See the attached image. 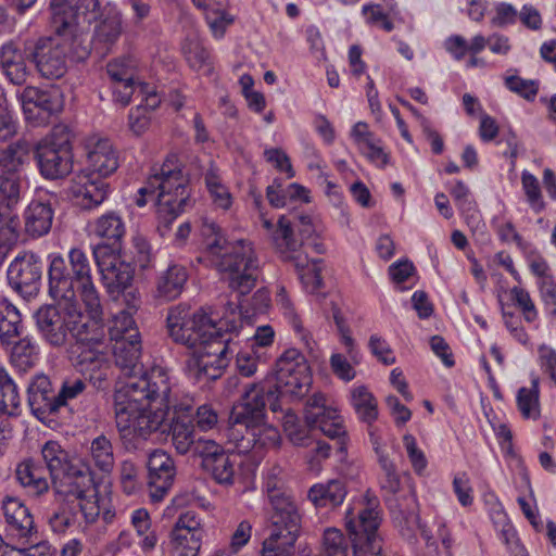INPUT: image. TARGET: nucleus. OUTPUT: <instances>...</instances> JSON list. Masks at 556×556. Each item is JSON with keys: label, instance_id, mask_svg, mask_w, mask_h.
<instances>
[{"label": "nucleus", "instance_id": "nucleus-1", "mask_svg": "<svg viewBox=\"0 0 556 556\" xmlns=\"http://www.w3.org/2000/svg\"><path fill=\"white\" fill-rule=\"evenodd\" d=\"M269 303V292L260 288L251 298V308L241 304L237 313V306L230 305L229 315L218 321L202 308L191 313L184 304L170 307L166 317L168 336L174 342L193 350L186 363L189 377L198 382L218 379L235 353L232 334H238L243 320L251 324L252 316L265 313Z\"/></svg>", "mask_w": 556, "mask_h": 556}, {"label": "nucleus", "instance_id": "nucleus-2", "mask_svg": "<svg viewBox=\"0 0 556 556\" xmlns=\"http://www.w3.org/2000/svg\"><path fill=\"white\" fill-rule=\"evenodd\" d=\"M55 304L42 305L34 313L36 329L46 344L53 349L64 348L75 340L77 365L91 370L90 382L103 389L110 361L105 351V331L97 319L87 320L77 301L56 300Z\"/></svg>", "mask_w": 556, "mask_h": 556}, {"label": "nucleus", "instance_id": "nucleus-3", "mask_svg": "<svg viewBox=\"0 0 556 556\" xmlns=\"http://www.w3.org/2000/svg\"><path fill=\"white\" fill-rule=\"evenodd\" d=\"M68 266H72V280L67 278L66 260L61 255H50L48 268L49 294L54 300L77 301L79 295L91 319H99L103 308L100 293L94 285L92 268L88 255L78 248L67 254Z\"/></svg>", "mask_w": 556, "mask_h": 556}, {"label": "nucleus", "instance_id": "nucleus-4", "mask_svg": "<svg viewBox=\"0 0 556 556\" xmlns=\"http://www.w3.org/2000/svg\"><path fill=\"white\" fill-rule=\"evenodd\" d=\"M147 195L155 197L159 223L165 228L191 206L189 178L175 156L167 157L161 166L152 167L146 185L138 191L137 206L147 204Z\"/></svg>", "mask_w": 556, "mask_h": 556}, {"label": "nucleus", "instance_id": "nucleus-5", "mask_svg": "<svg viewBox=\"0 0 556 556\" xmlns=\"http://www.w3.org/2000/svg\"><path fill=\"white\" fill-rule=\"evenodd\" d=\"M273 388L266 382L250 383L245 387L240 402L232 406L229 424L232 429L243 428L242 441L249 447H266L276 445L279 439L277 429L265 424L266 405L273 412L281 410V405L273 399Z\"/></svg>", "mask_w": 556, "mask_h": 556}, {"label": "nucleus", "instance_id": "nucleus-6", "mask_svg": "<svg viewBox=\"0 0 556 556\" xmlns=\"http://www.w3.org/2000/svg\"><path fill=\"white\" fill-rule=\"evenodd\" d=\"M31 141L20 138L0 149V224L8 241L18 238V219L12 215L22 198L23 167L29 163Z\"/></svg>", "mask_w": 556, "mask_h": 556}, {"label": "nucleus", "instance_id": "nucleus-7", "mask_svg": "<svg viewBox=\"0 0 556 556\" xmlns=\"http://www.w3.org/2000/svg\"><path fill=\"white\" fill-rule=\"evenodd\" d=\"M168 409L137 400H128L123 394L114 395V415L119 440L127 452L142 447L152 434L166 428Z\"/></svg>", "mask_w": 556, "mask_h": 556}, {"label": "nucleus", "instance_id": "nucleus-8", "mask_svg": "<svg viewBox=\"0 0 556 556\" xmlns=\"http://www.w3.org/2000/svg\"><path fill=\"white\" fill-rule=\"evenodd\" d=\"M41 456L56 495L81 497L91 491L90 466L81 458L71 456L59 442H46L41 447Z\"/></svg>", "mask_w": 556, "mask_h": 556}, {"label": "nucleus", "instance_id": "nucleus-9", "mask_svg": "<svg viewBox=\"0 0 556 556\" xmlns=\"http://www.w3.org/2000/svg\"><path fill=\"white\" fill-rule=\"evenodd\" d=\"M382 515L379 498L369 491L353 498L345 511L344 526L355 555L369 553V556H380L383 542L380 533Z\"/></svg>", "mask_w": 556, "mask_h": 556}, {"label": "nucleus", "instance_id": "nucleus-10", "mask_svg": "<svg viewBox=\"0 0 556 556\" xmlns=\"http://www.w3.org/2000/svg\"><path fill=\"white\" fill-rule=\"evenodd\" d=\"M262 226L267 230L282 262L290 263L298 269L307 265V253L304 247L309 244L308 241L315 233L311 216L290 213L281 215L276 225L264 218Z\"/></svg>", "mask_w": 556, "mask_h": 556}, {"label": "nucleus", "instance_id": "nucleus-11", "mask_svg": "<svg viewBox=\"0 0 556 556\" xmlns=\"http://www.w3.org/2000/svg\"><path fill=\"white\" fill-rule=\"evenodd\" d=\"M31 152L40 175L48 180L63 179L73 170V134L66 125H55L36 143Z\"/></svg>", "mask_w": 556, "mask_h": 556}, {"label": "nucleus", "instance_id": "nucleus-12", "mask_svg": "<svg viewBox=\"0 0 556 556\" xmlns=\"http://www.w3.org/2000/svg\"><path fill=\"white\" fill-rule=\"evenodd\" d=\"M213 264L228 287L239 295L250 293L261 277L258 258L252 244L245 240L233 241L232 247L213 260Z\"/></svg>", "mask_w": 556, "mask_h": 556}, {"label": "nucleus", "instance_id": "nucleus-13", "mask_svg": "<svg viewBox=\"0 0 556 556\" xmlns=\"http://www.w3.org/2000/svg\"><path fill=\"white\" fill-rule=\"evenodd\" d=\"M262 382L273 388L274 400L300 399L304 396L312 382L309 366L305 356L296 349L287 350L277 361L275 374Z\"/></svg>", "mask_w": 556, "mask_h": 556}, {"label": "nucleus", "instance_id": "nucleus-14", "mask_svg": "<svg viewBox=\"0 0 556 556\" xmlns=\"http://www.w3.org/2000/svg\"><path fill=\"white\" fill-rule=\"evenodd\" d=\"M121 394L128 400H137V402L141 401L167 409L174 406L170 378L167 369L162 366L142 369L130 380L119 381L114 395Z\"/></svg>", "mask_w": 556, "mask_h": 556}, {"label": "nucleus", "instance_id": "nucleus-15", "mask_svg": "<svg viewBox=\"0 0 556 556\" xmlns=\"http://www.w3.org/2000/svg\"><path fill=\"white\" fill-rule=\"evenodd\" d=\"M304 418L309 429L319 430L326 437L336 441L334 446L340 453L345 452L346 429L343 418L336 408L327 405L323 393H315L308 397L304 409Z\"/></svg>", "mask_w": 556, "mask_h": 556}, {"label": "nucleus", "instance_id": "nucleus-16", "mask_svg": "<svg viewBox=\"0 0 556 556\" xmlns=\"http://www.w3.org/2000/svg\"><path fill=\"white\" fill-rule=\"evenodd\" d=\"M269 503L273 530L268 538H274L278 545L293 549L300 534L302 515L292 493L271 496Z\"/></svg>", "mask_w": 556, "mask_h": 556}, {"label": "nucleus", "instance_id": "nucleus-17", "mask_svg": "<svg viewBox=\"0 0 556 556\" xmlns=\"http://www.w3.org/2000/svg\"><path fill=\"white\" fill-rule=\"evenodd\" d=\"M68 40L64 35L40 38L30 56L39 74L47 79H59L67 72Z\"/></svg>", "mask_w": 556, "mask_h": 556}, {"label": "nucleus", "instance_id": "nucleus-18", "mask_svg": "<svg viewBox=\"0 0 556 556\" xmlns=\"http://www.w3.org/2000/svg\"><path fill=\"white\" fill-rule=\"evenodd\" d=\"M9 286L23 299L38 294L42 278V263L34 253L16 256L7 271Z\"/></svg>", "mask_w": 556, "mask_h": 556}, {"label": "nucleus", "instance_id": "nucleus-19", "mask_svg": "<svg viewBox=\"0 0 556 556\" xmlns=\"http://www.w3.org/2000/svg\"><path fill=\"white\" fill-rule=\"evenodd\" d=\"M106 251V248L92 249V254L103 286L112 298H116L130 287L134 269L129 263L119 260L118 253Z\"/></svg>", "mask_w": 556, "mask_h": 556}, {"label": "nucleus", "instance_id": "nucleus-20", "mask_svg": "<svg viewBox=\"0 0 556 556\" xmlns=\"http://www.w3.org/2000/svg\"><path fill=\"white\" fill-rule=\"evenodd\" d=\"M204 534L202 519L195 511L180 514L170 531L174 556H198Z\"/></svg>", "mask_w": 556, "mask_h": 556}, {"label": "nucleus", "instance_id": "nucleus-21", "mask_svg": "<svg viewBox=\"0 0 556 556\" xmlns=\"http://www.w3.org/2000/svg\"><path fill=\"white\" fill-rule=\"evenodd\" d=\"M58 197L49 191H38L26 206L23 218L25 232L31 238H40L51 230Z\"/></svg>", "mask_w": 556, "mask_h": 556}, {"label": "nucleus", "instance_id": "nucleus-22", "mask_svg": "<svg viewBox=\"0 0 556 556\" xmlns=\"http://www.w3.org/2000/svg\"><path fill=\"white\" fill-rule=\"evenodd\" d=\"M63 108L60 89L27 88L24 92L23 110L27 121L34 125L47 124L53 114Z\"/></svg>", "mask_w": 556, "mask_h": 556}, {"label": "nucleus", "instance_id": "nucleus-23", "mask_svg": "<svg viewBox=\"0 0 556 556\" xmlns=\"http://www.w3.org/2000/svg\"><path fill=\"white\" fill-rule=\"evenodd\" d=\"M102 0H51L50 8L54 24L68 27L97 21L104 11Z\"/></svg>", "mask_w": 556, "mask_h": 556}, {"label": "nucleus", "instance_id": "nucleus-24", "mask_svg": "<svg viewBox=\"0 0 556 556\" xmlns=\"http://www.w3.org/2000/svg\"><path fill=\"white\" fill-rule=\"evenodd\" d=\"M93 22L96 25L91 38L92 49L103 58L112 52L123 34L122 14L116 7L106 2L102 15Z\"/></svg>", "mask_w": 556, "mask_h": 556}, {"label": "nucleus", "instance_id": "nucleus-25", "mask_svg": "<svg viewBox=\"0 0 556 556\" xmlns=\"http://www.w3.org/2000/svg\"><path fill=\"white\" fill-rule=\"evenodd\" d=\"M148 484L153 502L164 498L172 488L176 467L172 456L163 450H154L148 459Z\"/></svg>", "mask_w": 556, "mask_h": 556}, {"label": "nucleus", "instance_id": "nucleus-26", "mask_svg": "<svg viewBox=\"0 0 556 556\" xmlns=\"http://www.w3.org/2000/svg\"><path fill=\"white\" fill-rule=\"evenodd\" d=\"M71 189L77 205L92 210L106 199L109 185L94 173L81 170L74 176Z\"/></svg>", "mask_w": 556, "mask_h": 556}, {"label": "nucleus", "instance_id": "nucleus-27", "mask_svg": "<svg viewBox=\"0 0 556 556\" xmlns=\"http://www.w3.org/2000/svg\"><path fill=\"white\" fill-rule=\"evenodd\" d=\"M91 233L101 242L92 249L106 248V253H119L126 233L123 217L116 212H108L91 224Z\"/></svg>", "mask_w": 556, "mask_h": 556}, {"label": "nucleus", "instance_id": "nucleus-28", "mask_svg": "<svg viewBox=\"0 0 556 556\" xmlns=\"http://www.w3.org/2000/svg\"><path fill=\"white\" fill-rule=\"evenodd\" d=\"M27 394L28 405L37 418L43 419L58 413V391L48 376H35L28 386Z\"/></svg>", "mask_w": 556, "mask_h": 556}, {"label": "nucleus", "instance_id": "nucleus-29", "mask_svg": "<svg viewBox=\"0 0 556 556\" xmlns=\"http://www.w3.org/2000/svg\"><path fill=\"white\" fill-rule=\"evenodd\" d=\"M2 509L8 534L20 540H29L35 533L34 518L29 509L15 497H7Z\"/></svg>", "mask_w": 556, "mask_h": 556}, {"label": "nucleus", "instance_id": "nucleus-30", "mask_svg": "<svg viewBox=\"0 0 556 556\" xmlns=\"http://www.w3.org/2000/svg\"><path fill=\"white\" fill-rule=\"evenodd\" d=\"M141 338L117 340L113 345V355L116 367L121 370V381L130 380L135 375L142 371L141 363Z\"/></svg>", "mask_w": 556, "mask_h": 556}, {"label": "nucleus", "instance_id": "nucleus-31", "mask_svg": "<svg viewBox=\"0 0 556 556\" xmlns=\"http://www.w3.org/2000/svg\"><path fill=\"white\" fill-rule=\"evenodd\" d=\"M46 473L45 467L31 458L21 462L15 470L17 481L34 498H40L50 492Z\"/></svg>", "mask_w": 556, "mask_h": 556}, {"label": "nucleus", "instance_id": "nucleus-32", "mask_svg": "<svg viewBox=\"0 0 556 556\" xmlns=\"http://www.w3.org/2000/svg\"><path fill=\"white\" fill-rule=\"evenodd\" d=\"M0 67L11 84L21 86L26 83L28 68L23 52L14 41L2 45L0 49Z\"/></svg>", "mask_w": 556, "mask_h": 556}, {"label": "nucleus", "instance_id": "nucleus-33", "mask_svg": "<svg viewBox=\"0 0 556 556\" xmlns=\"http://www.w3.org/2000/svg\"><path fill=\"white\" fill-rule=\"evenodd\" d=\"M346 494L345 481L334 479L327 483H316L312 485L307 492V498L315 508H334L344 502Z\"/></svg>", "mask_w": 556, "mask_h": 556}, {"label": "nucleus", "instance_id": "nucleus-34", "mask_svg": "<svg viewBox=\"0 0 556 556\" xmlns=\"http://www.w3.org/2000/svg\"><path fill=\"white\" fill-rule=\"evenodd\" d=\"M89 173L99 177L113 174L118 167V157L112 143L108 139L99 140L88 153Z\"/></svg>", "mask_w": 556, "mask_h": 556}, {"label": "nucleus", "instance_id": "nucleus-35", "mask_svg": "<svg viewBox=\"0 0 556 556\" xmlns=\"http://www.w3.org/2000/svg\"><path fill=\"white\" fill-rule=\"evenodd\" d=\"M188 280L187 268L182 265L172 264L160 274L156 280V296L173 301L177 299Z\"/></svg>", "mask_w": 556, "mask_h": 556}, {"label": "nucleus", "instance_id": "nucleus-36", "mask_svg": "<svg viewBox=\"0 0 556 556\" xmlns=\"http://www.w3.org/2000/svg\"><path fill=\"white\" fill-rule=\"evenodd\" d=\"M23 323L17 307L5 296L0 295V341L2 344H13L22 334Z\"/></svg>", "mask_w": 556, "mask_h": 556}, {"label": "nucleus", "instance_id": "nucleus-37", "mask_svg": "<svg viewBox=\"0 0 556 556\" xmlns=\"http://www.w3.org/2000/svg\"><path fill=\"white\" fill-rule=\"evenodd\" d=\"M21 406V395L13 378L5 368L0 367V418L17 416Z\"/></svg>", "mask_w": 556, "mask_h": 556}, {"label": "nucleus", "instance_id": "nucleus-38", "mask_svg": "<svg viewBox=\"0 0 556 556\" xmlns=\"http://www.w3.org/2000/svg\"><path fill=\"white\" fill-rule=\"evenodd\" d=\"M239 456L227 451L203 467L215 482L223 485H231L235 482V475L238 467Z\"/></svg>", "mask_w": 556, "mask_h": 556}, {"label": "nucleus", "instance_id": "nucleus-39", "mask_svg": "<svg viewBox=\"0 0 556 556\" xmlns=\"http://www.w3.org/2000/svg\"><path fill=\"white\" fill-rule=\"evenodd\" d=\"M516 403L519 413L525 419L536 420L540 418V378L531 376V387H522L518 390Z\"/></svg>", "mask_w": 556, "mask_h": 556}, {"label": "nucleus", "instance_id": "nucleus-40", "mask_svg": "<svg viewBox=\"0 0 556 556\" xmlns=\"http://www.w3.org/2000/svg\"><path fill=\"white\" fill-rule=\"evenodd\" d=\"M89 455L94 467L103 473H111L115 465L114 448L104 434L96 437L89 446Z\"/></svg>", "mask_w": 556, "mask_h": 556}, {"label": "nucleus", "instance_id": "nucleus-41", "mask_svg": "<svg viewBox=\"0 0 556 556\" xmlns=\"http://www.w3.org/2000/svg\"><path fill=\"white\" fill-rule=\"evenodd\" d=\"M351 403L358 418L371 427L378 418L377 401L372 393L364 386L355 387L351 392Z\"/></svg>", "mask_w": 556, "mask_h": 556}, {"label": "nucleus", "instance_id": "nucleus-42", "mask_svg": "<svg viewBox=\"0 0 556 556\" xmlns=\"http://www.w3.org/2000/svg\"><path fill=\"white\" fill-rule=\"evenodd\" d=\"M184 55L189 66L194 71H205L210 73L212 62L210 51L203 46L202 40L198 36H189L182 45Z\"/></svg>", "mask_w": 556, "mask_h": 556}, {"label": "nucleus", "instance_id": "nucleus-43", "mask_svg": "<svg viewBox=\"0 0 556 556\" xmlns=\"http://www.w3.org/2000/svg\"><path fill=\"white\" fill-rule=\"evenodd\" d=\"M13 343L11 350L12 365L21 371L34 367L38 361V345L36 342L31 338L25 337Z\"/></svg>", "mask_w": 556, "mask_h": 556}, {"label": "nucleus", "instance_id": "nucleus-44", "mask_svg": "<svg viewBox=\"0 0 556 556\" xmlns=\"http://www.w3.org/2000/svg\"><path fill=\"white\" fill-rule=\"evenodd\" d=\"M173 445L184 455L191 451L198 438H195L192 420L177 418L170 425Z\"/></svg>", "mask_w": 556, "mask_h": 556}, {"label": "nucleus", "instance_id": "nucleus-45", "mask_svg": "<svg viewBox=\"0 0 556 556\" xmlns=\"http://www.w3.org/2000/svg\"><path fill=\"white\" fill-rule=\"evenodd\" d=\"M56 25V34L64 35L68 40L67 55H72L75 61H84L88 58L92 49L91 40L80 34H77L78 25H71L68 27Z\"/></svg>", "mask_w": 556, "mask_h": 556}, {"label": "nucleus", "instance_id": "nucleus-46", "mask_svg": "<svg viewBox=\"0 0 556 556\" xmlns=\"http://www.w3.org/2000/svg\"><path fill=\"white\" fill-rule=\"evenodd\" d=\"M201 236L212 261L217 258L226 251V248L232 247V242L227 241L220 231L218 225L214 222L204 220L201 226Z\"/></svg>", "mask_w": 556, "mask_h": 556}, {"label": "nucleus", "instance_id": "nucleus-47", "mask_svg": "<svg viewBox=\"0 0 556 556\" xmlns=\"http://www.w3.org/2000/svg\"><path fill=\"white\" fill-rule=\"evenodd\" d=\"M110 339L117 343V340H127L140 337V332L134 319V314L129 312H118L112 320L109 328Z\"/></svg>", "mask_w": 556, "mask_h": 556}, {"label": "nucleus", "instance_id": "nucleus-48", "mask_svg": "<svg viewBox=\"0 0 556 556\" xmlns=\"http://www.w3.org/2000/svg\"><path fill=\"white\" fill-rule=\"evenodd\" d=\"M131 523L139 536L142 538L140 546L143 551H151L157 543V535L150 530L151 521L149 513L146 509H136L131 515Z\"/></svg>", "mask_w": 556, "mask_h": 556}, {"label": "nucleus", "instance_id": "nucleus-49", "mask_svg": "<svg viewBox=\"0 0 556 556\" xmlns=\"http://www.w3.org/2000/svg\"><path fill=\"white\" fill-rule=\"evenodd\" d=\"M277 296H278L277 302H278V305H279L280 311L282 312L283 316L288 319V321L292 326L293 330L296 332V334L299 336L301 341H303L305 346L308 349H312L311 337L304 330L301 319L296 314L293 303L290 301V299L286 294L285 288H281V290Z\"/></svg>", "mask_w": 556, "mask_h": 556}, {"label": "nucleus", "instance_id": "nucleus-50", "mask_svg": "<svg viewBox=\"0 0 556 556\" xmlns=\"http://www.w3.org/2000/svg\"><path fill=\"white\" fill-rule=\"evenodd\" d=\"M450 192L458 208L465 214L468 224H476L478 226L480 223L479 214L475 203L469 200L468 187L462 180H457L450 189Z\"/></svg>", "mask_w": 556, "mask_h": 556}, {"label": "nucleus", "instance_id": "nucleus-51", "mask_svg": "<svg viewBox=\"0 0 556 556\" xmlns=\"http://www.w3.org/2000/svg\"><path fill=\"white\" fill-rule=\"evenodd\" d=\"M227 5H217L205 12L206 23L217 39L223 38L227 27L233 23V16L227 12Z\"/></svg>", "mask_w": 556, "mask_h": 556}, {"label": "nucleus", "instance_id": "nucleus-52", "mask_svg": "<svg viewBox=\"0 0 556 556\" xmlns=\"http://www.w3.org/2000/svg\"><path fill=\"white\" fill-rule=\"evenodd\" d=\"M349 544L343 533L334 528L324 533V544L320 556H348Z\"/></svg>", "mask_w": 556, "mask_h": 556}, {"label": "nucleus", "instance_id": "nucleus-53", "mask_svg": "<svg viewBox=\"0 0 556 556\" xmlns=\"http://www.w3.org/2000/svg\"><path fill=\"white\" fill-rule=\"evenodd\" d=\"M504 84L509 91L517 93L527 101H534L540 88L539 80L525 79L517 75L506 76Z\"/></svg>", "mask_w": 556, "mask_h": 556}, {"label": "nucleus", "instance_id": "nucleus-54", "mask_svg": "<svg viewBox=\"0 0 556 556\" xmlns=\"http://www.w3.org/2000/svg\"><path fill=\"white\" fill-rule=\"evenodd\" d=\"M88 384L81 378L65 379L58 390V410L68 405L70 401L79 397L87 392Z\"/></svg>", "mask_w": 556, "mask_h": 556}, {"label": "nucleus", "instance_id": "nucleus-55", "mask_svg": "<svg viewBox=\"0 0 556 556\" xmlns=\"http://www.w3.org/2000/svg\"><path fill=\"white\" fill-rule=\"evenodd\" d=\"M111 81L136 79V63L130 56L117 58L106 65Z\"/></svg>", "mask_w": 556, "mask_h": 556}, {"label": "nucleus", "instance_id": "nucleus-56", "mask_svg": "<svg viewBox=\"0 0 556 556\" xmlns=\"http://www.w3.org/2000/svg\"><path fill=\"white\" fill-rule=\"evenodd\" d=\"M205 182L214 204L223 210H228L232 203L231 195L228 189L220 184L219 178L213 173H207Z\"/></svg>", "mask_w": 556, "mask_h": 556}, {"label": "nucleus", "instance_id": "nucleus-57", "mask_svg": "<svg viewBox=\"0 0 556 556\" xmlns=\"http://www.w3.org/2000/svg\"><path fill=\"white\" fill-rule=\"evenodd\" d=\"M521 184L530 206L536 213L543 211L545 205L542 200L541 188L538 178L529 172L525 170L521 175Z\"/></svg>", "mask_w": 556, "mask_h": 556}, {"label": "nucleus", "instance_id": "nucleus-58", "mask_svg": "<svg viewBox=\"0 0 556 556\" xmlns=\"http://www.w3.org/2000/svg\"><path fill=\"white\" fill-rule=\"evenodd\" d=\"M65 501L67 502H77V506L83 514L85 521L88 523H92L97 520L99 514H100V507L98 506L96 501H92L91 498L96 497V489H94V481L92 480V486L91 491L88 492L87 495L81 497L76 496H63Z\"/></svg>", "mask_w": 556, "mask_h": 556}, {"label": "nucleus", "instance_id": "nucleus-59", "mask_svg": "<svg viewBox=\"0 0 556 556\" xmlns=\"http://www.w3.org/2000/svg\"><path fill=\"white\" fill-rule=\"evenodd\" d=\"M119 481L127 495L135 494L141 485L138 467L129 460H124L119 468Z\"/></svg>", "mask_w": 556, "mask_h": 556}, {"label": "nucleus", "instance_id": "nucleus-60", "mask_svg": "<svg viewBox=\"0 0 556 556\" xmlns=\"http://www.w3.org/2000/svg\"><path fill=\"white\" fill-rule=\"evenodd\" d=\"M201 458L202 468L219 456L225 448L214 440L199 437L191 448Z\"/></svg>", "mask_w": 556, "mask_h": 556}, {"label": "nucleus", "instance_id": "nucleus-61", "mask_svg": "<svg viewBox=\"0 0 556 556\" xmlns=\"http://www.w3.org/2000/svg\"><path fill=\"white\" fill-rule=\"evenodd\" d=\"M362 14L368 25L380 27L388 33L392 31L394 28V24L380 4H364Z\"/></svg>", "mask_w": 556, "mask_h": 556}, {"label": "nucleus", "instance_id": "nucleus-62", "mask_svg": "<svg viewBox=\"0 0 556 556\" xmlns=\"http://www.w3.org/2000/svg\"><path fill=\"white\" fill-rule=\"evenodd\" d=\"M111 84L113 101L122 106H127L130 103L131 97L135 92H139L142 85L136 79L111 81Z\"/></svg>", "mask_w": 556, "mask_h": 556}, {"label": "nucleus", "instance_id": "nucleus-63", "mask_svg": "<svg viewBox=\"0 0 556 556\" xmlns=\"http://www.w3.org/2000/svg\"><path fill=\"white\" fill-rule=\"evenodd\" d=\"M281 473L282 469L279 466H274L268 470L265 477L264 488L269 501H271V496H283L291 493L285 488V481Z\"/></svg>", "mask_w": 556, "mask_h": 556}, {"label": "nucleus", "instance_id": "nucleus-64", "mask_svg": "<svg viewBox=\"0 0 556 556\" xmlns=\"http://www.w3.org/2000/svg\"><path fill=\"white\" fill-rule=\"evenodd\" d=\"M320 262V260H313L311 263L309 258L307 257V265L305 267L301 269L294 267L299 273L303 283L309 288L311 292L317 291L323 283L320 267H318V263Z\"/></svg>", "mask_w": 556, "mask_h": 556}]
</instances>
